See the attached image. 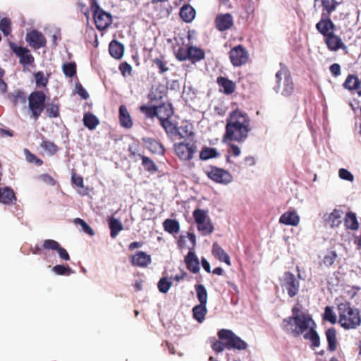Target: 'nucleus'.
<instances>
[{
  "mask_svg": "<svg viewBox=\"0 0 361 361\" xmlns=\"http://www.w3.org/2000/svg\"><path fill=\"white\" fill-rule=\"evenodd\" d=\"M251 131L248 114L240 109L232 111L226 118L225 133L222 141L224 143L235 141L244 142Z\"/></svg>",
  "mask_w": 361,
  "mask_h": 361,
  "instance_id": "f257e3e1",
  "label": "nucleus"
},
{
  "mask_svg": "<svg viewBox=\"0 0 361 361\" xmlns=\"http://www.w3.org/2000/svg\"><path fill=\"white\" fill-rule=\"evenodd\" d=\"M316 323L310 314H302L300 317H288L283 319L282 329L293 337H299L307 331Z\"/></svg>",
  "mask_w": 361,
  "mask_h": 361,
  "instance_id": "f03ea898",
  "label": "nucleus"
},
{
  "mask_svg": "<svg viewBox=\"0 0 361 361\" xmlns=\"http://www.w3.org/2000/svg\"><path fill=\"white\" fill-rule=\"evenodd\" d=\"M217 335L220 340L226 341V342L215 340L212 343V348L216 353L223 352L224 349L242 350L247 348V343L236 336L231 330L222 329L218 331Z\"/></svg>",
  "mask_w": 361,
  "mask_h": 361,
  "instance_id": "7ed1b4c3",
  "label": "nucleus"
},
{
  "mask_svg": "<svg viewBox=\"0 0 361 361\" xmlns=\"http://www.w3.org/2000/svg\"><path fill=\"white\" fill-rule=\"evenodd\" d=\"M338 323L345 330L356 329L361 325L360 311L350 303H341L338 306Z\"/></svg>",
  "mask_w": 361,
  "mask_h": 361,
  "instance_id": "20e7f679",
  "label": "nucleus"
},
{
  "mask_svg": "<svg viewBox=\"0 0 361 361\" xmlns=\"http://www.w3.org/2000/svg\"><path fill=\"white\" fill-rule=\"evenodd\" d=\"M276 85L274 90L284 97H289L294 90V83L290 72L283 63H280V70L276 73Z\"/></svg>",
  "mask_w": 361,
  "mask_h": 361,
  "instance_id": "39448f33",
  "label": "nucleus"
},
{
  "mask_svg": "<svg viewBox=\"0 0 361 361\" xmlns=\"http://www.w3.org/2000/svg\"><path fill=\"white\" fill-rule=\"evenodd\" d=\"M90 8L97 29L102 31L108 28L112 23L111 15L100 8L97 0H92Z\"/></svg>",
  "mask_w": 361,
  "mask_h": 361,
  "instance_id": "423d86ee",
  "label": "nucleus"
},
{
  "mask_svg": "<svg viewBox=\"0 0 361 361\" xmlns=\"http://www.w3.org/2000/svg\"><path fill=\"white\" fill-rule=\"evenodd\" d=\"M46 94L42 91H34L27 97L32 117L37 120L45 108Z\"/></svg>",
  "mask_w": 361,
  "mask_h": 361,
  "instance_id": "0eeeda50",
  "label": "nucleus"
},
{
  "mask_svg": "<svg viewBox=\"0 0 361 361\" xmlns=\"http://www.w3.org/2000/svg\"><path fill=\"white\" fill-rule=\"evenodd\" d=\"M192 216L197 224V228L202 235H209L213 233L214 227L207 211L200 208L195 209Z\"/></svg>",
  "mask_w": 361,
  "mask_h": 361,
  "instance_id": "6e6552de",
  "label": "nucleus"
},
{
  "mask_svg": "<svg viewBox=\"0 0 361 361\" xmlns=\"http://www.w3.org/2000/svg\"><path fill=\"white\" fill-rule=\"evenodd\" d=\"M204 172L209 179L222 185H227L233 179L230 172L213 165L208 166Z\"/></svg>",
  "mask_w": 361,
  "mask_h": 361,
  "instance_id": "1a4fd4ad",
  "label": "nucleus"
},
{
  "mask_svg": "<svg viewBox=\"0 0 361 361\" xmlns=\"http://www.w3.org/2000/svg\"><path fill=\"white\" fill-rule=\"evenodd\" d=\"M173 149L176 156L183 161H190L196 152L197 146L195 144L180 142L175 143Z\"/></svg>",
  "mask_w": 361,
  "mask_h": 361,
  "instance_id": "9d476101",
  "label": "nucleus"
},
{
  "mask_svg": "<svg viewBox=\"0 0 361 361\" xmlns=\"http://www.w3.org/2000/svg\"><path fill=\"white\" fill-rule=\"evenodd\" d=\"M281 286L286 290L288 296L290 298L295 297L299 292L300 283L295 275L290 271H286L283 274Z\"/></svg>",
  "mask_w": 361,
  "mask_h": 361,
  "instance_id": "9b49d317",
  "label": "nucleus"
},
{
  "mask_svg": "<svg viewBox=\"0 0 361 361\" xmlns=\"http://www.w3.org/2000/svg\"><path fill=\"white\" fill-rule=\"evenodd\" d=\"M231 63L234 66H241L247 63L249 54L243 45L233 47L229 51Z\"/></svg>",
  "mask_w": 361,
  "mask_h": 361,
  "instance_id": "f8f14e48",
  "label": "nucleus"
},
{
  "mask_svg": "<svg viewBox=\"0 0 361 361\" xmlns=\"http://www.w3.org/2000/svg\"><path fill=\"white\" fill-rule=\"evenodd\" d=\"M319 264L322 267L334 268L339 262V256L334 247L327 249L319 256Z\"/></svg>",
  "mask_w": 361,
  "mask_h": 361,
  "instance_id": "ddd939ff",
  "label": "nucleus"
},
{
  "mask_svg": "<svg viewBox=\"0 0 361 361\" xmlns=\"http://www.w3.org/2000/svg\"><path fill=\"white\" fill-rule=\"evenodd\" d=\"M10 49L13 52L20 58V63L25 66L34 63V57L30 54V50L27 48L18 46L14 42H9Z\"/></svg>",
  "mask_w": 361,
  "mask_h": 361,
  "instance_id": "4468645a",
  "label": "nucleus"
},
{
  "mask_svg": "<svg viewBox=\"0 0 361 361\" xmlns=\"http://www.w3.org/2000/svg\"><path fill=\"white\" fill-rule=\"evenodd\" d=\"M316 29L321 35L326 37L334 32L336 25L331 20L330 16L322 12L320 20L316 24Z\"/></svg>",
  "mask_w": 361,
  "mask_h": 361,
  "instance_id": "2eb2a0df",
  "label": "nucleus"
},
{
  "mask_svg": "<svg viewBox=\"0 0 361 361\" xmlns=\"http://www.w3.org/2000/svg\"><path fill=\"white\" fill-rule=\"evenodd\" d=\"M25 39L29 45L35 49H39L44 47L47 44V39L39 31L32 30L27 33Z\"/></svg>",
  "mask_w": 361,
  "mask_h": 361,
  "instance_id": "dca6fc26",
  "label": "nucleus"
},
{
  "mask_svg": "<svg viewBox=\"0 0 361 361\" xmlns=\"http://www.w3.org/2000/svg\"><path fill=\"white\" fill-rule=\"evenodd\" d=\"M215 27L221 32L231 29L234 24L233 18L231 13L219 14L215 18Z\"/></svg>",
  "mask_w": 361,
  "mask_h": 361,
  "instance_id": "f3484780",
  "label": "nucleus"
},
{
  "mask_svg": "<svg viewBox=\"0 0 361 361\" xmlns=\"http://www.w3.org/2000/svg\"><path fill=\"white\" fill-rule=\"evenodd\" d=\"M324 42L328 49L331 51H336L341 49L344 51L347 49V47L342 42L341 38L334 32L324 37Z\"/></svg>",
  "mask_w": 361,
  "mask_h": 361,
  "instance_id": "a211bd4d",
  "label": "nucleus"
},
{
  "mask_svg": "<svg viewBox=\"0 0 361 361\" xmlns=\"http://www.w3.org/2000/svg\"><path fill=\"white\" fill-rule=\"evenodd\" d=\"M151 262V256L142 251H137L130 257L131 264L134 267H147Z\"/></svg>",
  "mask_w": 361,
  "mask_h": 361,
  "instance_id": "6ab92c4d",
  "label": "nucleus"
},
{
  "mask_svg": "<svg viewBox=\"0 0 361 361\" xmlns=\"http://www.w3.org/2000/svg\"><path fill=\"white\" fill-rule=\"evenodd\" d=\"M216 83L220 87L219 90L225 94H231L236 89L235 83L224 76H219L216 78Z\"/></svg>",
  "mask_w": 361,
  "mask_h": 361,
  "instance_id": "aec40b11",
  "label": "nucleus"
},
{
  "mask_svg": "<svg viewBox=\"0 0 361 361\" xmlns=\"http://www.w3.org/2000/svg\"><path fill=\"white\" fill-rule=\"evenodd\" d=\"M157 118L161 121L170 118L173 114V109L171 104L162 103L157 106Z\"/></svg>",
  "mask_w": 361,
  "mask_h": 361,
  "instance_id": "412c9836",
  "label": "nucleus"
},
{
  "mask_svg": "<svg viewBox=\"0 0 361 361\" xmlns=\"http://www.w3.org/2000/svg\"><path fill=\"white\" fill-rule=\"evenodd\" d=\"M184 261L187 269L191 272L196 274L200 271L199 260L194 252L189 251Z\"/></svg>",
  "mask_w": 361,
  "mask_h": 361,
  "instance_id": "4be33fe9",
  "label": "nucleus"
},
{
  "mask_svg": "<svg viewBox=\"0 0 361 361\" xmlns=\"http://www.w3.org/2000/svg\"><path fill=\"white\" fill-rule=\"evenodd\" d=\"M16 201V197L13 190L9 187L0 188V202L4 204H11Z\"/></svg>",
  "mask_w": 361,
  "mask_h": 361,
  "instance_id": "5701e85b",
  "label": "nucleus"
},
{
  "mask_svg": "<svg viewBox=\"0 0 361 361\" xmlns=\"http://www.w3.org/2000/svg\"><path fill=\"white\" fill-rule=\"evenodd\" d=\"M300 217L295 211L286 212L279 219L281 224L288 226H296L298 225Z\"/></svg>",
  "mask_w": 361,
  "mask_h": 361,
  "instance_id": "b1692460",
  "label": "nucleus"
},
{
  "mask_svg": "<svg viewBox=\"0 0 361 361\" xmlns=\"http://www.w3.org/2000/svg\"><path fill=\"white\" fill-rule=\"evenodd\" d=\"M212 252L219 261L225 262L228 266L231 265L230 257L217 243H213Z\"/></svg>",
  "mask_w": 361,
  "mask_h": 361,
  "instance_id": "393cba45",
  "label": "nucleus"
},
{
  "mask_svg": "<svg viewBox=\"0 0 361 361\" xmlns=\"http://www.w3.org/2000/svg\"><path fill=\"white\" fill-rule=\"evenodd\" d=\"M119 121L121 126L130 128L133 126V120L126 106L119 107Z\"/></svg>",
  "mask_w": 361,
  "mask_h": 361,
  "instance_id": "a878e982",
  "label": "nucleus"
},
{
  "mask_svg": "<svg viewBox=\"0 0 361 361\" xmlns=\"http://www.w3.org/2000/svg\"><path fill=\"white\" fill-rule=\"evenodd\" d=\"M109 51L112 57L120 59L124 53V46L118 41L113 40L109 43Z\"/></svg>",
  "mask_w": 361,
  "mask_h": 361,
  "instance_id": "bb28decb",
  "label": "nucleus"
},
{
  "mask_svg": "<svg viewBox=\"0 0 361 361\" xmlns=\"http://www.w3.org/2000/svg\"><path fill=\"white\" fill-rule=\"evenodd\" d=\"M205 57V53L203 49L194 47L189 46V56L188 59L192 63H195Z\"/></svg>",
  "mask_w": 361,
  "mask_h": 361,
  "instance_id": "cd10ccee",
  "label": "nucleus"
},
{
  "mask_svg": "<svg viewBox=\"0 0 361 361\" xmlns=\"http://www.w3.org/2000/svg\"><path fill=\"white\" fill-rule=\"evenodd\" d=\"M325 334L328 343V350L335 351L337 348L336 330L333 327L329 328L326 331Z\"/></svg>",
  "mask_w": 361,
  "mask_h": 361,
  "instance_id": "c85d7f7f",
  "label": "nucleus"
},
{
  "mask_svg": "<svg viewBox=\"0 0 361 361\" xmlns=\"http://www.w3.org/2000/svg\"><path fill=\"white\" fill-rule=\"evenodd\" d=\"M316 326H312L304 334V338L310 340L312 348H317L320 345V338L316 331Z\"/></svg>",
  "mask_w": 361,
  "mask_h": 361,
  "instance_id": "c756f323",
  "label": "nucleus"
},
{
  "mask_svg": "<svg viewBox=\"0 0 361 361\" xmlns=\"http://www.w3.org/2000/svg\"><path fill=\"white\" fill-rule=\"evenodd\" d=\"M179 14L183 21L190 23L195 18V10L190 5L186 4L181 7Z\"/></svg>",
  "mask_w": 361,
  "mask_h": 361,
  "instance_id": "7c9ffc66",
  "label": "nucleus"
},
{
  "mask_svg": "<svg viewBox=\"0 0 361 361\" xmlns=\"http://www.w3.org/2000/svg\"><path fill=\"white\" fill-rule=\"evenodd\" d=\"M153 65L158 69L159 74L162 75L169 71V63L166 60L164 56L161 55L159 57L154 58L152 60Z\"/></svg>",
  "mask_w": 361,
  "mask_h": 361,
  "instance_id": "2f4dec72",
  "label": "nucleus"
},
{
  "mask_svg": "<svg viewBox=\"0 0 361 361\" xmlns=\"http://www.w3.org/2000/svg\"><path fill=\"white\" fill-rule=\"evenodd\" d=\"M343 212L340 209H335L328 216L326 219L331 227H338L342 222Z\"/></svg>",
  "mask_w": 361,
  "mask_h": 361,
  "instance_id": "473e14b6",
  "label": "nucleus"
},
{
  "mask_svg": "<svg viewBox=\"0 0 361 361\" xmlns=\"http://www.w3.org/2000/svg\"><path fill=\"white\" fill-rule=\"evenodd\" d=\"M344 224L347 229L356 231L359 228V223L356 214L352 212L346 213L344 218Z\"/></svg>",
  "mask_w": 361,
  "mask_h": 361,
  "instance_id": "72a5a7b5",
  "label": "nucleus"
},
{
  "mask_svg": "<svg viewBox=\"0 0 361 361\" xmlns=\"http://www.w3.org/2000/svg\"><path fill=\"white\" fill-rule=\"evenodd\" d=\"M8 99L14 106L25 104L27 101V97L25 92L19 90L9 94Z\"/></svg>",
  "mask_w": 361,
  "mask_h": 361,
  "instance_id": "f704fd0d",
  "label": "nucleus"
},
{
  "mask_svg": "<svg viewBox=\"0 0 361 361\" xmlns=\"http://www.w3.org/2000/svg\"><path fill=\"white\" fill-rule=\"evenodd\" d=\"M207 313L206 305L199 304L192 308V316L198 322L202 323Z\"/></svg>",
  "mask_w": 361,
  "mask_h": 361,
  "instance_id": "c9c22d12",
  "label": "nucleus"
},
{
  "mask_svg": "<svg viewBox=\"0 0 361 361\" xmlns=\"http://www.w3.org/2000/svg\"><path fill=\"white\" fill-rule=\"evenodd\" d=\"M163 226L164 230L171 234L178 233L180 230L179 223L176 219H166L163 222Z\"/></svg>",
  "mask_w": 361,
  "mask_h": 361,
  "instance_id": "e433bc0d",
  "label": "nucleus"
},
{
  "mask_svg": "<svg viewBox=\"0 0 361 361\" xmlns=\"http://www.w3.org/2000/svg\"><path fill=\"white\" fill-rule=\"evenodd\" d=\"M82 121L85 126L90 130L95 129L99 123L97 116L91 113L85 114Z\"/></svg>",
  "mask_w": 361,
  "mask_h": 361,
  "instance_id": "4c0bfd02",
  "label": "nucleus"
},
{
  "mask_svg": "<svg viewBox=\"0 0 361 361\" xmlns=\"http://www.w3.org/2000/svg\"><path fill=\"white\" fill-rule=\"evenodd\" d=\"M109 226L110 228V235L112 238H116L118 233L123 230V224L121 222L114 217H111L109 221Z\"/></svg>",
  "mask_w": 361,
  "mask_h": 361,
  "instance_id": "58836bf2",
  "label": "nucleus"
},
{
  "mask_svg": "<svg viewBox=\"0 0 361 361\" xmlns=\"http://www.w3.org/2000/svg\"><path fill=\"white\" fill-rule=\"evenodd\" d=\"M194 133L192 131V126L190 124H185L180 127H177V132L176 133V137L179 139H185L192 137Z\"/></svg>",
  "mask_w": 361,
  "mask_h": 361,
  "instance_id": "ea45409f",
  "label": "nucleus"
},
{
  "mask_svg": "<svg viewBox=\"0 0 361 361\" xmlns=\"http://www.w3.org/2000/svg\"><path fill=\"white\" fill-rule=\"evenodd\" d=\"M360 85V80L357 76L350 74L347 76L343 86L345 89L350 91L356 90Z\"/></svg>",
  "mask_w": 361,
  "mask_h": 361,
  "instance_id": "a19ab883",
  "label": "nucleus"
},
{
  "mask_svg": "<svg viewBox=\"0 0 361 361\" xmlns=\"http://www.w3.org/2000/svg\"><path fill=\"white\" fill-rule=\"evenodd\" d=\"M219 156V153L215 148L204 147L200 152V159L207 160L216 158Z\"/></svg>",
  "mask_w": 361,
  "mask_h": 361,
  "instance_id": "79ce46f5",
  "label": "nucleus"
},
{
  "mask_svg": "<svg viewBox=\"0 0 361 361\" xmlns=\"http://www.w3.org/2000/svg\"><path fill=\"white\" fill-rule=\"evenodd\" d=\"M323 12L325 14H331L336 11L337 6L340 4L336 0H321Z\"/></svg>",
  "mask_w": 361,
  "mask_h": 361,
  "instance_id": "37998d69",
  "label": "nucleus"
},
{
  "mask_svg": "<svg viewBox=\"0 0 361 361\" xmlns=\"http://www.w3.org/2000/svg\"><path fill=\"white\" fill-rule=\"evenodd\" d=\"M137 157L142 159V164L147 171L151 173L157 171V166L152 159L142 154H137Z\"/></svg>",
  "mask_w": 361,
  "mask_h": 361,
  "instance_id": "c03bdc74",
  "label": "nucleus"
},
{
  "mask_svg": "<svg viewBox=\"0 0 361 361\" xmlns=\"http://www.w3.org/2000/svg\"><path fill=\"white\" fill-rule=\"evenodd\" d=\"M195 289L200 304L207 305L208 294L205 287L202 284H197L195 286Z\"/></svg>",
  "mask_w": 361,
  "mask_h": 361,
  "instance_id": "a18cd8bd",
  "label": "nucleus"
},
{
  "mask_svg": "<svg viewBox=\"0 0 361 361\" xmlns=\"http://www.w3.org/2000/svg\"><path fill=\"white\" fill-rule=\"evenodd\" d=\"M161 126L165 130L168 135L171 137H176V133L177 132V126H175L169 118L161 121L160 122Z\"/></svg>",
  "mask_w": 361,
  "mask_h": 361,
  "instance_id": "49530a36",
  "label": "nucleus"
},
{
  "mask_svg": "<svg viewBox=\"0 0 361 361\" xmlns=\"http://www.w3.org/2000/svg\"><path fill=\"white\" fill-rule=\"evenodd\" d=\"M139 110L141 113L145 114L147 118H154V117H157V106L143 104L139 106Z\"/></svg>",
  "mask_w": 361,
  "mask_h": 361,
  "instance_id": "de8ad7c7",
  "label": "nucleus"
},
{
  "mask_svg": "<svg viewBox=\"0 0 361 361\" xmlns=\"http://www.w3.org/2000/svg\"><path fill=\"white\" fill-rule=\"evenodd\" d=\"M147 147L150 152L154 154H162L164 152V148L162 145L154 139H149Z\"/></svg>",
  "mask_w": 361,
  "mask_h": 361,
  "instance_id": "09e8293b",
  "label": "nucleus"
},
{
  "mask_svg": "<svg viewBox=\"0 0 361 361\" xmlns=\"http://www.w3.org/2000/svg\"><path fill=\"white\" fill-rule=\"evenodd\" d=\"M154 4L155 13L154 14V18L156 19H163L169 17L170 11L168 8L162 6L161 4Z\"/></svg>",
  "mask_w": 361,
  "mask_h": 361,
  "instance_id": "8fccbe9b",
  "label": "nucleus"
},
{
  "mask_svg": "<svg viewBox=\"0 0 361 361\" xmlns=\"http://www.w3.org/2000/svg\"><path fill=\"white\" fill-rule=\"evenodd\" d=\"M63 73L68 78H72L76 74V64L75 62L63 63L62 66Z\"/></svg>",
  "mask_w": 361,
  "mask_h": 361,
  "instance_id": "3c124183",
  "label": "nucleus"
},
{
  "mask_svg": "<svg viewBox=\"0 0 361 361\" xmlns=\"http://www.w3.org/2000/svg\"><path fill=\"white\" fill-rule=\"evenodd\" d=\"M0 30L7 37L12 31L11 21L8 18H3L0 20Z\"/></svg>",
  "mask_w": 361,
  "mask_h": 361,
  "instance_id": "603ef678",
  "label": "nucleus"
},
{
  "mask_svg": "<svg viewBox=\"0 0 361 361\" xmlns=\"http://www.w3.org/2000/svg\"><path fill=\"white\" fill-rule=\"evenodd\" d=\"M176 58L180 61H187L189 56V47H180L175 50Z\"/></svg>",
  "mask_w": 361,
  "mask_h": 361,
  "instance_id": "864d4df0",
  "label": "nucleus"
},
{
  "mask_svg": "<svg viewBox=\"0 0 361 361\" xmlns=\"http://www.w3.org/2000/svg\"><path fill=\"white\" fill-rule=\"evenodd\" d=\"M52 270L56 274L61 276H69L73 273L72 269L68 265H56L53 267Z\"/></svg>",
  "mask_w": 361,
  "mask_h": 361,
  "instance_id": "5fc2aeb1",
  "label": "nucleus"
},
{
  "mask_svg": "<svg viewBox=\"0 0 361 361\" xmlns=\"http://www.w3.org/2000/svg\"><path fill=\"white\" fill-rule=\"evenodd\" d=\"M40 146L45 151H47L50 155L55 154L59 149L56 145H55L54 142L48 141V140H43Z\"/></svg>",
  "mask_w": 361,
  "mask_h": 361,
  "instance_id": "6e6d98bb",
  "label": "nucleus"
},
{
  "mask_svg": "<svg viewBox=\"0 0 361 361\" xmlns=\"http://www.w3.org/2000/svg\"><path fill=\"white\" fill-rule=\"evenodd\" d=\"M172 286V282L166 277H162L158 282L157 287L162 293H166Z\"/></svg>",
  "mask_w": 361,
  "mask_h": 361,
  "instance_id": "4d7b16f0",
  "label": "nucleus"
},
{
  "mask_svg": "<svg viewBox=\"0 0 361 361\" xmlns=\"http://www.w3.org/2000/svg\"><path fill=\"white\" fill-rule=\"evenodd\" d=\"M36 86L38 87H45L48 84V78L44 76L42 71H38L34 75Z\"/></svg>",
  "mask_w": 361,
  "mask_h": 361,
  "instance_id": "13d9d810",
  "label": "nucleus"
},
{
  "mask_svg": "<svg viewBox=\"0 0 361 361\" xmlns=\"http://www.w3.org/2000/svg\"><path fill=\"white\" fill-rule=\"evenodd\" d=\"M323 319L326 321L329 322L331 324L336 323L337 318L335 313L333 312L332 308L330 306H326L324 309V313Z\"/></svg>",
  "mask_w": 361,
  "mask_h": 361,
  "instance_id": "bf43d9fd",
  "label": "nucleus"
},
{
  "mask_svg": "<svg viewBox=\"0 0 361 361\" xmlns=\"http://www.w3.org/2000/svg\"><path fill=\"white\" fill-rule=\"evenodd\" d=\"M74 223L75 224H78L82 227V231L90 235V236H92L94 235V230L82 219L76 218L74 219Z\"/></svg>",
  "mask_w": 361,
  "mask_h": 361,
  "instance_id": "052dcab7",
  "label": "nucleus"
},
{
  "mask_svg": "<svg viewBox=\"0 0 361 361\" xmlns=\"http://www.w3.org/2000/svg\"><path fill=\"white\" fill-rule=\"evenodd\" d=\"M59 243L51 239L44 240L42 243V248L47 250H56L59 247Z\"/></svg>",
  "mask_w": 361,
  "mask_h": 361,
  "instance_id": "680f3d73",
  "label": "nucleus"
},
{
  "mask_svg": "<svg viewBox=\"0 0 361 361\" xmlns=\"http://www.w3.org/2000/svg\"><path fill=\"white\" fill-rule=\"evenodd\" d=\"M47 116L50 118H56L59 116V106L54 104H49L46 107Z\"/></svg>",
  "mask_w": 361,
  "mask_h": 361,
  "instance_id": "e2e57ef3",
  "label": "nucleus"
},
{
  "mask_svg": "<svg viewBox=\"0 0 361 361\" xmlns=\"http://www.w3.org/2000/svg\"><path fill=\"white\" fill-rule=\"evenodd\" d=\"M339 177L341 179L352 182L354 180L353 175L345 169H341L338 171Z\"/></svg>",
  "mask_w": 361,
  "mask_h": 361,
  "instance_id": "0e129e2a",
  "label": "nucleus"
},
{
  "mask_svg": "<svg viewBox=\"0 0 361 361\" xmlns=\"http://www.w3.org/2000/svg\"><path fill=\"white\" fill-rule=\"evenodd\" d=\"M27 153V160L29 162H35L36 165L41 166L43 164V161L39 158L37 157L34 154L31 153L28 149H25Z\"/></svg>",
  "mask_w": 361,
  "mask_h": 361,
  "instance_id": "69168bd1",
  "label": "nucleus"
},
{
  "mask_svg": "<svg viewBox=\"0 0 361 361\" xmlns=\"http://www.w3.org/2000/svg\"><path fill=\"white\" fill-rule=\"evenodd\" d=\"M119 70L123 76H125L126 73L130 75L132 73L131 66L126 62H123L120 64Z\"/></svg>",
  "mask_w": 361,
  "mask_h": 361,
  "instance_id": "338daca9",
  "label": "nucleus"
},
{
  "mask_svg": "<svg viewBox=\"0 0 361 361\" xmlns=\"http://www.w3.org/2000/svg\"><path fill=\"white\" fill-rule=\"evenodd\" d=\"M138 152V145H130L128 147V152H129V157L134 159L135 161L137 160V154H140L137 153Z\"/></svg>",
  "mask_w": 361,
  "mask_h": 361,
  "instance_id": "774afa93",
  "label": "nucleus"
}]
</instances>
